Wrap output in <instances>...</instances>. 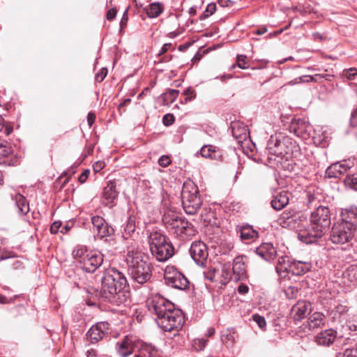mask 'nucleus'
I'll list each match as a JSON object with an SVG mask.
<instances>
[{"label":"nucleus","mask_w":357,"mask_h":357,"mask_svg":"<svg viewBox=\"0 0 357 357\" xmlns=\"http://www.w3.org/2000/svg\"><path fill=\"white\" fill-rule=\"evenodd\" d=\"M252 320L257 323L258 326L263 331L266 330V321L265 318L258 314H255L252 315Z\"/></svg>","instance_id":"nucleus-42"},{"label":"nucleus","mask_w":357,"mask_h":357,"mask_svg":"<svg viewBox=\"0 0 357 357\" xmlns=\"http://www.w3.org/2000/svg\"><path fill=\"white\" fill-rule=\"evenodd\" d=\"M190 254L197 265L205 266L208 253L204 243L199 241L193 242L190 248Z\"/></svg>","instance_id":"nucleus-12"},{"label":"nucleus","mask_w":357,"mask_h":357,"mask_svg":"<svg viewBox=\"0 0 357 357\" xmlns=\"http://www.w3.org/2000/svg\"><path fill=\"white\" fill-rule=\"evenodd\" d=\"M109 330V324L107 322H99L92 326L87 332V336L91 342L101 340Z\"/></svg>","instance_id":"nucleus-15"},{"label":"nucleus","mask_w":357,"mask_h":357,"mask_svg":"<svg viewBox=\"0 0 357 357\" xmlns=\"http://www.w3.org/2000/svg\"><path fill=\"white\" fill-rule=\"evenodd\" d=\"M291 139L281 133L271 135L267 142L265 154L269 167H275L288 160L291 152Z\"/></svg>","instance_id":"nucleus-5"},{"label":"nucleus","mask_w":357,"mask_h":357,"mask_svg":"<svg viewBox=\"0 0 357 357\" xmlns=\"http://www.w3.org/2000/svg\"><path fill=\"white\" fill-rule=\"evenodd\" d=\"M183 95L185 96V102H187L195 99L197 93L194 89L189 87L183 91Z\"/></svg>","instance_id":"nucleus-45"},{"label":"nucleus","mask_w":357,"mask_h":357,"mask_svg":"<svg viewBox=\"0 0 357 357\" xmlns=\"http://www.w3.org/2000/svg\"><path fill=\"white\" fill-rule=\"evenodd\" d=\"M116 15V10L115 8L109 9L107 13V19L108 20H113Z\"/></svg>","instance_id":"nucleus-59"},{"label":"nucleus","mask_w":357,"mask_h":357,"mask_svg":"<svg viewBox=\"0 0 357 357\" xmlns=\"http://www.w3.org/2000/svg\"><path fill=\"white\" fill-rule=\"evenodd\" d=\"M166 284L173 288L185 290L188 288L190 282L185 275L172 266H167L164 272Z\"/></svg>","instance_id":"nucleus-10"},{"label":"nucleus","mask_w":357,"mask_h":357,"mask_svg":"<svg viewBox=\"0 0 357 357\" xmlns=\"http://www.w3.org/2000/svg\"><path fill=\"white\" fill-rule=\"evenodd\" d=\"M257 254L266 261L273 260L277 255V252L273 245L271 243L262 244L257 251Z\"/></svg>","instance_id":"nucleus-25"},{"label":"nucleus","mask_w":357,"mask_h":357,"mask_svg":"<svg viewBox=\"0 0 357 357\" xmlns=\"http://www.w3.org/2000/svg\"><path fill=\"white\" fill-rule=\"evenodd\" d=\"M150 251L159 261H165L172 257L174 249L167 238L160 232L154 231L149 236Z\"/></svg>","instance_id":"nucleus-8"},{"label":"nucleus","mask_w":357,"mask_h":357,"mask_svg":"<svg viewBox=\"0 0 357 357\" xmlns=\"http://www.w3.org/2000/svg\"><path fill=\"white\" fill-rule=\"evenodd\" d=\"M344 353L345 357H357V347L347 349Z\"/></svg>","instance_id":"nucleus-52"},{"label":"nucleus","mask_w":357,"mask_h":357,"mask_svg":"<svg viewBox=\"0 0 357 357\" xmlns=\"http://www.w3.org/2000/svg\"><path fill=\"white\" fill-rule=\"evenodd\" d=\"M275 270L278 274L282 277L285 278L287 274L289 272L291 273V265L290 266H282V265H276Z\"/></svg>","instance_id":"nucleus-41"},{"label":"nucleus","mask_w":357,"mask_h":357,"mask_svg":"<svg viewBox=\"0 0 357 357\" xmlns=\"http://www.w3.org/2000/svg\"><path fill=\"white\" fill-rule=\"evenodd\" d=\"M289 201V192L282 190L273 195L271 204L273 209L280 211L288 204Z\"/></svg>","instance_id":"nucleus-21"},{"label":"nucleus","mask_w":357,"mask_h":357,"mask_svg":"<svg viewBox=\"0 0 357 357\" xmlns=\"http://www.w3.org/2000/svg\"><path fill=\"white\" fill-rule=\"evenodd\" d=\"M73 256L79 267L88 273H94L103 263L102 253L89 250L84 245H77L75 248Z\"/></svg>","instance_id":"nucleus-6"},{"label":"nucleus","mask_w":357,"mask_h":357,"mask_svg":"<svg viewBox=\"0 0 357 357\" xmlns=\"http://www.w3.org/2000/svg\"><path fill=\"white\" fill-rule=\"evenodd\" d=\"M291 129L298 137L307 139L310 135L311 126L304 119H298L292 122Z\"/></svg>","instance_id":"nucleus-18"},{"label":"nucleus","mask_w":357,"mask_h":357,"mask_svg":"<svg viewBox=\"0 0 357 357\" xmlns=\"http://www.w3.org/2000/svg\"><path fill=\"white\" fill-rule=\"evenodd\" d=\"M206 342L207 340L204 338H197L193 340L192 346L195 350L201 351L205 348Z\"/></svg>","instance_id":"nucleus-40"},{"label":"nucleus","mask_w":357,"mask_h":357,"mask_svg":"<svg viewBox=\"0 0 357 357\" xmlns=\"http://www.w3.org/2000/svg\"><path fill=\"white\" fill-rule=\"evenodd\" d=\"M239 232L240 237L242 240H250L257 236V232L249 225L241 227Z\"/></svg>","instance_id":"nucleus-31"},{"label":"nucleus","mask_w":357,"mask_h":357,"mask_svg":"<svg viewBox=\"0 0 357 357\" xmlns=\"http://www.w3.org/2000/svg\"><path fill=\"white\" fill-rule=\"evenodd\" d=\"M135 341L132 337L126 336L121 341L116 344V353L119 357H128L134 350Z\"/></svg>","instance_id":"nucleus-17"},{"label":"nucleus","mask_w":357,"mask_h":357,"mask_svg":"<svg viewBox=\"0 0 357 357\" xmlns=\"http://www.w3.org/2000/svg\"><path fill=\"white\" fill-rule=\"evenodd\" d=\"M116 183L115 181H109L103 189V198L105 204L109 205L113 203L114 200L118 196V192L116 190Z\"/></svg>","instance_id":"nucleus-23"},{"label":"nucleus","mask_w":357,"mask_h":357,"mask_svg":"<svg viewBox=\"0 0 357 357\" xmlns=\"http://www.w3.org/2000/svg\"><path fill=\"white\" fill-rule=\"evenodd\" d=\"M350 123L352 126H357V108L351 113Z\"/></svg>","instance_id":"nucleus-57"},{"label":"nucleus","mask_w":357,"mask_h":357,"mask_svg":"<svg viewBox=\"0 0 357 357\" xmlns=\"http://www.w3.org/2000/svg\"><path fill=\"white\" fill-rule=\"evenodd\" d=\"M181 199L184 211L190 215L195 214L202 204L198 187L191 181H185L183 183Z\"/></svg>","instance_id":"nucleus-9"},{"label":"nucleus","mask_w":357,"mask_h":357,"mask_svg":"<svg viewBox=\"0 0 357 357\" xmlns=\"http://www.w3.org/2000/svg\"><path fill=\"white\" fill-rule=\"evenodd\" d=\"M267 31V29L265 27H262L260 29H258L255 33L257 35H261L265 33Z\"/></svg>","instance_id":"nucleus-64"},{"label":"nucleus","mask_w":357,"mask_h":357,"mask_svg":"<svg viewBox=\"0 0 357 357\" xmlns=\"http://www.w3.org/2000/svg\"><path fill=\"white\" fill-rule=\"evenodd\" d=\"M349 307L344 304H338L330 312V316L334 322L341 323L349 312Z\"/></svg>","instance_id":"nucleus-24"},{"label":"nucleus","mask_w":357,"mask_h":357,"mask_svg":"<svg viewBox=\"0 0 357 357\" xmlns=\"http://www.w3.org/2000/svg\"><path fill=\"white\" fill-rule=\"evenodd\" d=\"M107 74V68H101L100 70L98 73L96 74V76H95L96 81H97L98 82H101L102 81H103V79L106 77Z\"/></svg>","instance_id":"nucleus-48"},{"label":"nucleus","mask_w":357,"mask_h":357,"mask_svg":"<svg viewBox=\"0 0 357 357\" xmlns=\"http://www.w3.org/2000/svg\"><path fill=\"white\" fill-rule=\"evenodd\" d=\"M91 223L93 224V228L96 229V231L98 230V229L101 228V227L106 223L105 220L99 215H95L91 218Z\"/></svg>","instance_id":"nucleus-43"},{"label":"nucleus","mask_w":357,"mask_h":357,"mask_svg":"<svg viewBox=\"0 0 357 357\" xmlns=\"http://www.w3.org/2000/svg\"><path fill=\"white\" fill-rule=\"evenodd\" d=\"M344 182L346 187L357 191V173L348 174Z\"/></svg>","instance_id":"nucleus-35"},{"label":"nucleus","mask_w":357,"mask_h":357,"mask_svg":"<svg viewBox=\"0 0 357 357\" xmlns=\"http://www.w3.org/2000/svg\"><path fill=\"white\" fill-rule=\"evenodd\" d=\"M11 152V148L8 146L6 143L0 142V158L8 156Z\"/></svg>","instance_id":"nucleus-46"},{"label":"nucleus","mask_w":357,"mask_h":357,"mask_svg":"<svg viewBox=\"0 0 357 357\" xmlns=\"http://www.w3.org/2000/svg\"><path fill=\"white\" fill-rule=\"evenodd\" d=\"M179 91L176 89H168L161 95L164 104L168 105L172 103L176 99Z\"/></svg>","instance_id":"nucleus-32"},{"label":"nucleus","mask_w":357,"mask_h":357,"mask_svg":"<svg viewBox=\"0 0 357 357\" xmlns=\"http://www.w3.org/2000/svg\"><path fill=\"white\" fill-rule=\"evenodd\" d=\"M341 222L356 231L357 228V206H352L342 211Z\"/></svg>","instance_id":"nucleus-16"},{"label":"nucleus","mask_w":357,"mask_h":357,"mask_svg":"<svg viewBox=\"0 0 357 357\" xmlns=\"http://www.w3.org/2000/svg\"><path fill=\"white\" fill-rule=\"evenodd\" d=\"M276 265L290 266L291 261L288 256H281L278 258Z\"/></svg>","instance_id":"nucleus-50"},{"label":"nucleus","mask_w":357,"mask_h":357,"mask_svg":"<svg viewBox=\"0 0 357 357\" xmlns=\"http://www.w3.org/2000/svg\"><path fill=\"white\" fill-rule=\"evenodd\" d=\"M86 356L87 357H96L97 352L95 349H91L87 351Z\"/></svg>","instance_id":"nucleus-63"},{"label":"nucleus","mask_w":357,"mask_h":357,"mask_svg":"<svg viewBox=\"0 0 357 357\" xmlns=\"http://www.w3.org/2000/svg\"><path fill=\"white\" fill-rule=\"evenodd\" d=\"M128 10H126L124 13H123V15L121 18V26H126V23H127V21H128Z\"/></svg>","instance_id":"nucleus-62"},{"label":"nucleus","mask_w":357,"mask_h":357,"mask_svg":"<svg viewBox=\"0 0 357 357\" xmlns=\"http://www.w3.org/2000/svg\"><path fill=\"white\" fill-rule=\"evenodd\" d=\"M311 268L310 263L303 261H291V273L293 275H301L309 271Z\"/></svg>","instance_id":"nucleus-27"},{"label":"nucleus","mask_w":357,"mask_h":357,"mask_svg":"<svg viewBox=\"0 0 357 357\" xmlns=\"http://www.w3.org/2000/svg\"><path fill=\"white\" fill-rule=\"evenodd\" d=\"M310 329H316L325 325V316L324 314L316 312L312 314L307 319Z\"/></svg>","instance_id":"nucleus-26"},{"label":"nucleus","mask_w":357,"mask_h":357,"mask_svg":"<svg viewBox=\"0 0 357 357\" xmlns=\"http://www.w3.org/2000/svg\"><path fill=\"white\" fill-rule=\"evenodd\" d=\"M61 228V222H54L52 224L50 227V231L52 234H56L59 231H60Z\"/></svg>","instance_id":"nucleus-54"},{"label":"nucleus","mask_w":357,"mask_h":357,"mask_svg":"<svg viewBox=\"0 0 357 357\" xmlns=\"http://www.w3.org/2000/svg\"><path fill=\"white\" fill-rule=\"evenodd\" d=\"M292 221H294L292 214L287 211H284L278 219V222L282 227H289Z\"/></svg>","instance_id":"nucleus-34"},{"label":"nucleus","mask_w":357,"mask_h":357,"mask_svg":"<svg viewBox=\"0 0 357 357\" xmlns=\"http://www.w3.org/2000/svg\"><path fill=\"white\" fill-rule=\"evenodd\" d=\"M135 217L130 215L127 220L124 227V231L126 234L131 235L135 231Z\"/></svg>","instance_id":"nucleus-37"},{"label":"nucleus","mask_w":357,"mask_h":357,"mask_svg":"<svg viewBox=\"0 0 357 357\" xmlns=\"http://www.w3.org/2000/svg\"><path fill=\"white\" fill-rule=\"evenodd\" d=\"M355 230L345 223H335L331 229L330 238L335 244H344L352 239Z\"/></svg>","instance_id":"nucleus-11"},{"label":"nucleus","mask_w":357,"mask_h":357,"mask_svg":"<svg viewBox=\"0 0 357 357\" xmlns=\"http://www.w3.org/2000/svg\"><path fill=\"white\" fill-rule=\"evenodd\" d=\"M174 116L172 114H167L162 118V122L165 126H171L174 122Z\"/></svg>","instance_id":"nucleus-49"},{"label":"nucleus","mask_w":357,"mask_h":357,"mask_svg":"<svg viewBox=\"0 0 357 357\" xmlns=\"http://www.w3.org/2000/svg\"><path fill=\"white\" fill-rule=\"evenodd\" d=\"M171 46H172V43L164 44L158 53V56H160V55L165 54V52H167Z\"/></svg>","instance_id":"nucleus-60"},{"label":"nucleus","mask_w":357,"mask_h":357,"mask_svg":"<svg viewBox=\"0 0 357 357\" xmlns=\"http://www.w3.org/2000/svg\"><path fill=\"white\" fill-rule=\"evenodd\" d=\"M348 327L351 331H357V314H354L348 320Z\"/></svg>","instance_id":"nucleus-47"},{"label":"nucleus","mask_w":357,"mask_h":357,"mask_svg":"<svg viewBox=\"0 0 357 357\" xmlns=\"http://www.w3.org/2000/svg\"><path fill=\"white\" fill-rule=\"evenodd\" d=\"M216 4L215 3H208L204 13L200 15V20H204L209 16L212 15L216 11Z\"/></svg>","instance_id":"nucleus-38"},{"label":"nucleus","mask_w":357,"mask_h":357,"mask_svg":"<svg viewBox=\"0 0 357 357\" xmlns=\"http://www.w3.org/2000/svg\"><path fill=\"white\" fill-rule=\"evenodd\" d=\"M310 312V303L305 301H300L291 307L290 316L295 322H297L304 319Z\"/></svg>","instance_id":"nucleus-14"},{"label":"nucleus","mask_w":357,"mask_h":357,"mask_svg":"<svg viewBox=\"0 0 357 357\" xmlns=\"http://www.w3.org/2000/svg\"><path fill=\"white\" fill-rule=\"evenodd\" d=\"M105 162L99 160V161L96 162L93 164V170L96 172H99L105 167Z\"/></svg>","instance_id":"nucleus-55"},{"label":"nucleus","mask_w":357,"mask_h":357,"mask_svg":"<svg viewBox=\"0 0 357 357\" xmlns=\"http://www.w3.org/2000/svg\"><path fill=\"white\" fill-rule=\"evenodd\" d=\"M162 221L169 232L175 237L188 236L195 233L192 225L176 211H167L163 215Z\"/></svg>","instance_id":"nucleus-7"},{"label":"nucleus","mask_w":357,"mask_h":357,"mask_svg":"<svg viewBox=\"0 0 357 357\" xmlns=\"http://www.w3.org/2000/svg\"><path fill=\"white\" fill-rule=\"evenodd\" d=\"M331 213L327 206L320 205L311 212L310 225L298 234L299 239L310 244L321 238L328 230L331 224Z\"/></svg>","instance_id":"nucleus-3"},{"label":"nucleus","mask_w":357,"mask_h":357,"mask_svg":"<svg viewBox=\"0 0 357 357\" xmlns=\"http://www.w3.org/2000/svg\"><path fill=\"white\" fill-rule=\"evenodd\" d=\"M337 332L333 329H327L320 332L316 336V342L319 345L329 346L335 340Z\"/></svg>","instance_id":"nucleus-22"},{"label":"nucleus","mask_w":357,"mask_h":357,"mask_svg":"<svg viewBox=\"0 0 357 357\" xmlns=\"http://www.w3.org/2000/svg\"><path fill=\"white\" fill-rule=\"evenodd\" d=\"M128 271L131 278L138 284L148 282L151 277V268L148 257L138 248L128 247L126 257Z\"/></svg>","instance_id":"nucleus-4"},{"label":"nucleus","mask_w":357,"mask_h":357,"mask_svg":"<svg viewBox=\"0 0 357 357\" xmlns=\"http://www.w3.org/2000/svg\"><path fill=\"white\" fill-rule=\"evenodd\" d=\"M100 294L105 301L114 305L126 303L130 293L124 275L114 268L107 269L102 278Z\"/></svg>","instance_id":"nucleus-2"},{"label":"nucleus","mask_w":357,"mask_h":357,"mask_svg":"<svg viewBox=\"0 0 357 357\" xmlns=\"http://www.w3.org/2000/svg\"><path fill=\"white\" fill-rule=\"evenodd\" d=\"M200 154L205 158L215 160L218 158V151L215 146L204 145L200 149Z\"/></svg>","instance_id":"nucleus-29"},{"label":"nucleus","mask_w":357,"mask_h":357,"mask_svg":"<svg viewBox=\"0 0 357 357\" xmlns=\"http://www.w3.org/2000/svg\"><path fill=\"white\" fill-rule=\"evenodd\" d=\"M164 10V5L160 2H154L149 4L146 10L148 16L151 18L158 17Z\"/></svg>","instance_id":"nucleus-30"},{"label":"nucleus","mask_w":357,"mask_h":357,"mask_svg":"<svg viewBox=\"0 0 357 357\" xmlns=\"http://www.w3.org/2000/svg\"><path fill=\"white\" fill-rule=\"evenodd\" d=\"M171 162L167 155H162L158 160V164L162 167H167Z\"/></svg>","instance_id":"nucleus-51"},{"label":"nucleus","mask_w":357,"mask_h":357,"mask_svg":"<svg viewBox=\"0 0 357 357\" xmlns=\"http://www.w3.org/2000/svg\"><path fill=\"white\" fill-rule=\"evenodd\" d=\"M96 232L97 235L100 238H104L112 235L114 233V229L106 222L101 227V228L98 229Z\"/></svg>","instance_id":"nucleus-36"},{"label":"nucleus","mask_w":357,"mask_h":357,"mask_svg":"<svg viewBox=\"0 0 357 357\" xmlns=\"http://www.w3.org/2000/svg\"><path fill=\"white\" fill-rule=\"evenodd\" d=\"M149 310L155 314L156 322L165 331H178L185 323L183 314L163 296L155 294L147 301Z\"/></svg>","instance_id":"nucleus-1"},{"label":"nucleus","mask_w":357,"mask_h":357,"mask_svg":"<svg viewBox=\"0 0 357 357\" xmlns=\"http://www.w3.org/2000/svg\"><path fill=\"white\" fill-rule=\"evenodd\" d=\"M236 66L242 69H247L249 65L247 61V57L245 55H238L236 56Z\"/></svg>","instance_id":"nucleus-44"},{"label":"nucleus","mask_w":357,"mask_h":357,"mask_svg":"<svg viewBox=\"0 0 357 357\" xmlns=\"http://www.w3.org/2000/svg\"><path fill=\"white\" fill-rule=\"evenodd\" d=\"M234 331L233 329H227L222 332L221 340L227 347L232 346L234 342Z\"/></svg>","instance_id":"nucleus-33"},{"label":"nucleus","mask_w":357,"mask_h":357,"mask_svg":"<svg viewBox=\"0 0 357 357\" xmlns=\"http://www.w3.org/2000/svg\"><path fill=\"white\" fill-rule=\"evenodd\" d=\"M238 292L241 294H245L248 292L249 288L245 284H241L238 287Z\"/></svg>","instance_id":"nucleus-58"},{"label":"nucleus","mask_w":357,"mask_h":357,"mask_svg":"<svg viewBox=\"0 0 357 357\" xmlns=\"http://www.w3.org/2000/svg\"><path fill=\"white\" fill-rule=\"evenodd\" d=\"M344 75L348 79H351L357 75V70L356 68H350L344 73Z\"/></svg>","instance_id":"nucleus-56"},{"label":"nucleus","mask_w":357,"mask_h":357,"mask_svg":"<svg viewBox=\"0 0 357 357\" xmlns=\"http://www.w3.org/2000/svg\"><path fill=\"white\" fill-rule=\"evenodd\" d=\"M246 257L238 255L236 257L232 264V275L231 279L235 281L243 280L248 277Z\"/></svg>","instance_id":"nucleus-13"},{"label":"nucleus","mask_w":357,"mask_h":357,"mask_svg":"<svg viewBox=\"0 0 357 357\" xmlns=\"http://www.w3.org/2000/svg\"><path fill=\"white\" fill-rule=\"evenodd\" d=\"M90 174V170L86 169L79 175L78 181L80 183H84L88 178Z\"/></svg>","instance_id":"nucleus-53"},{"label":"nucleus","mask_w":357,"mask_h":357,"mask_svg":"<svg viewBox=\"0 0 357 357\" xmlns=\"http://www.w3.org/2000/svg\"><path fill=\"white\" fill-rule=\"evenodd\" d=\"M12 198L15 200L18 213L20 215H25L29 211V204L23 195L16 193L14 197L12 196Z\"/></svg>","instance_id":"nucleus-28"},{"label":"nucleus","mask_w":357,"mask_h":357,"mask_svg":"<svg viewBox=\"0 0 357 357\" xmlns=\"http://www.w3.org/2000/svg\"><path fill=\"white\" fill-rule=\"evenodd\" d=\"M231 128L233 137L238 143H243L249 137L248 127L242 122H231Z\"/></svg>","instance_id":"nucleus-20"},{"label":"nucleus","mask_w":357,"mask_h":357,"mask_svg":"<svg viewBox=\"0 0 357 357\" xmlns=\"http://www.w3.org/2000/svg\"><path fill=\"white\" fill-rule=\"evenodd\" d=\"M350 168L351 166L347 161L335 162L326 169V176L328 178H338Z\"/></svg>","instance_id":"nucleus-19"},{"label":"nucleus","mask_w":357,"mask_h":357,"mask_svg":"<svg viewBox=\"0 0 357 357\" xmlns=\"http://www.w3.org/2000/svg\"><path fill=\"white\" fill-rule=\"evenodd\" d=\"M314 78L311 75H303L299 77L295 78L293 80L289 82L286 85H294L301 82H314Z\"/></svg>","instance_id":"nucleus-39"},{"label":"nucleus","mask_w":357,"mask_h":357,"mask_svg":"<svg viewBox=\"0 0 357 357\" xmlns=\"http://www.w3.org/2000/svg\"><path fill=\"white\" fill-rule=\"evenodd\" d=\"M96 119V116L93 113H89L87 116V121L89 125V126H91L92 124L94 123Z\"/></svg>","instance_id":"nucleus-61"}]
</instances>
